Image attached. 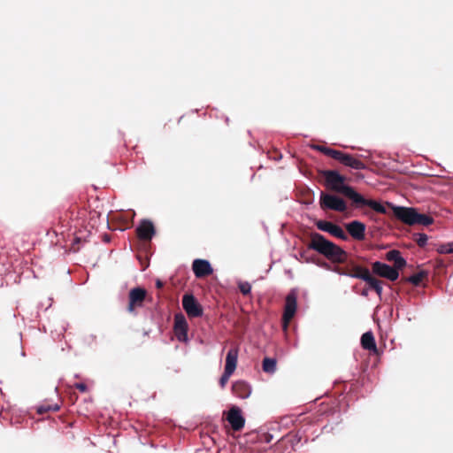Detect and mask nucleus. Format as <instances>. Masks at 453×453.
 Masks as SVG:
<instances>
[{
    "label": "nucleus",
    "mask_w": 453,
    "mask_h": 453,
    "mask_svg": "<svg viewBox=\"0 0 453 453\" xmlns=\"http://www.w3.org/2000/svg\"><path fill=\"white\" fill-rule=\"evenodd\" d=\"M392 208L394 215L407 225L429 226L434 222V219L431 216L418 213L414 208L401 206H392Z\"/></svg>",
    "instance_id": "obj_3"
},
{
    "label": "nucleus",
    "mask_w": 453,
    "mask_h": 453,
    "mask_svg": "<svg viewBox=\"0 0 453 453\" xmlns=\"http://www.w3.org/2000/svg\"><path fill=\"white\" fill-rule=\"evenodd\" d=\"M319 174L325 178L326 185L332 190L341 193L349 198L353 199L356 195L355 189L348 185H345V177L334 170H320Z\"/></svg>",
    "instance_id": "obj_2"
},
{
    "label": "nucleus",
    "mask_w": 453,
    "mask_h": 453,
    "mask_svg": "<svg viewBox=\"0 0 453 453\" xmlns=\"http://www.w3.org/2000/svg\"><path fill=\"white\" fill-rule=\"evenodd\" d=\"M232 374V372L227 373V371H224V373L219 379V385L221 388H225L226 384L228 382L229 378Z\"/></svg>",
    "instance_id": "obj_31"
},
{
    "label": "nucleus",
    "mask_w": 453,
    "mask_h": 453,
    "mask_svg": "<svg viewBox=\"0 0 453 453\" xmlns=\"http://www.w3.org/2000/svg\"><path fill=\"white\" fill-rule=\"evenodd\" d=\"M361 345L366 350L377 351L375 339L372 332H366L362 335Z\"/></svg>",
    "instance_id": "obj_21"
},
{
    "label": "nucleus",
    "mask_w": 453,
    "mask_h": 453,
    "mask_svg": "<svg viewBox=\"0 0 453 453\" xmlns=\"http://www.w3.org/2000/svg\"><path fill=\"white\" fill-rule=\"evenodd\" d=\"M238 288L241 293L244 296H247L251 291V285L247 281H242L238 284Z\"/></svg>",
    "instance_id": "obj_28"
},
{
    "label": "nucleus",
    "mask_w": 453,
    "mask_h": 453,
    "mask_svg": "<svg viewBox=\"0 0 453 453\" xmlns=\"http://www.w3.org/2000/svg\"><path fill=\"white\" fill-rule=\"evenodd\" d=\"M277 362L276 359L271 357H265L263 360V371L267 373H273L276 371Z\"/></svg>",
    "instance_id": "obj_23"
},
{
    "label": "nucleus",
    "mask_w": 453,
    "mask_h": 453,
    "mask_svg": "<svg viewBox=\"0 0 453 453\" xmlns=\"http://www.w3.org/2000/svg\"><path fill=\"white\" fill-rule=\"evenodd\" d=\"M78 400V395L75 392H72L70 393V395H69V401L72 403H74L76 401Z\"/></svg>",
    "instance_id": "obj_34"
},
{
    "label": "nucleus",
    "mask_w": 453,
    "mask_h": 453,
    "mask_svg": "<svg viewBox=\"0 0 453 453\" xmlns=\"http://www.w3.org/2000/svg\"><path fill=\"white\" fill-rule=\"evenodd\" d=\"M362 295L366 296V291H363Z\"/></svg>",
    "instance_id": "obj_36"
},
{
    "label": "nucleus",
    "mask_w": 453,
    "mask_h": 453,
    "mask_svg": "<svg viewBox=\"0 0 453 453\" xmlns=\"http://www.w3.org/2000/svg\"><path fill=\"white\" fill-rule=\"evenodd\" d=\"M192 269L196 278H204L213 273L211 264L204 259H195L192 264Z\"/></svg>",
    "instance_id": "obj_16"
},
{
    "label": "nucleus",
    "mask_w": 453,
    "mask_h": 453,
    "mask_svg": "<svg viewBox=\"0 0 453 453\" xmlns=\"http://www.w3.org/2000/svg\"><path fill=\"white\" fill-rule=\"evenodd\" d=\"M174 334L180 342L188 341V323L183 314L179 313L174 317Z\"/></svg>",
    "instance_id": "obj_12"
},
{
    "label": "nucleus",
    "mask_w": 453,
    "mask_h": 453,
    "mask_svg": "<svg viewBox=\"0 0 453 453\" xmlns=\"http://www.w3.org/2000/svg\"><path fill=\"white\" fill-rule=\"evenodd\" d=\"M182 306L189 318H198L203 315V308L195 296L185 294L182 297Z\"/></svg>",
    "instance_id": "obj_6"
},
{
    "label": "nucleus",
    "mask_w": 453,
    "mask_h": 453,
    "mask_svg": "<svg viewBox=\"0 0 453 453\" xmlns=\"http://www.w3.org/2000/svg\"><path fill=\"white\" fill-rule=\"evenodd\" d=\"M318 229L327 232L333 236H335L341 240L347 241L349 239L348 234L342 230V228L334 224L333 222L326 220H317L315 223Z\"/></svg>",
    "instance_id": "obj_9"
},
{
    "label": "nucleus",
    "mask_w": 453,
    "mask_h": 453,
    "mask_svg": "<svg viewBox=\"0 0 453 453\" xmlns=\"http://www.w3.org/2000/svg\"><path fill=\"white\" fill-rule=\"evenodd\" d=\"M314 149L316 150L323 153L324 155L332 157V158H334L335 154H337L336 150H334V149H331L329 147H326L323 145H316V146H314Z\"/></svg>",
    "instance_id": "obj_25"
},
{
    "label": "nucleus",
    "mask_w": 453,
    "mask_h": 453,
    "mask_svg": "<svg viewBox=\"0 0 453 453\" xmlns=\"http://www.w3.org/2000/svg\"><path fill=\"white\" fill-rule=\"evenodd\" d=\"M74 388L78 389L79 391L81 392H87L88 390V387L85 383H82V382H79V383H74L73 386Z\"/></svg>",
    "instance_id": "obj_32"
},
{
    "label": "nucleus",
    "mask_w": 453,
    "mask_h": 453,
    "mask_svg": "<svg viewBox=\"0 0 453 453\" xmlns=\"http://www.w3.org/2000/svg\"><path fill=\"white\" fill-rule=\"evenodd\" d=\"M413 236H414V241L417 242V244L419 247L423 248L426 246L427 240H428V237L426 234L418 233V234H415Z\"/></svg>",
    "instance_id": "obj_27"
},
{
    "label": "nucleus",
    "mask_w": 453,
    "mask_h": 453,
    "mask_svg": "<svg viewBox=\"0 0 453 453\" xmlns=\"http://www.w3.org/2000/svg\"><path fill=\"white\" fill-rule=\"evenodd\" d=\"M349 234L357 241H363L365 238V225L360 221L354 220L346 225Z\"/></svg>",
    "instance_id": "obj_17"
},
{
    "label": "nucleus",
    "mask_w": 453,
    "mask_h": 453,
    "mask_svg": "<svg viewBox=\"0 0 453 453\" xmlns=\"http://www.w3.org/2000/svg\"><path fill=\"white\" fill-rule=\"evenodd\" d=\"M379 296L382 295V281L372 276L370 271L366 273L364 280Z\"/></svg>",
    "instance_id": "obj_20"
},
{
    "label": "nucleus",
    "mask_w": 453,
    "mask_h": 453,
    "mask_svg": "<svg viewBox=\"0 0 453 453\" xmlns=\"http://www.w3.org/2000/svg\"><path fill=\"white\" fill-rule=\"evenodd\" d=\"M80 242H81V238H79V237H75V238L73 239V243H72V250H73L74 252L79 251V249H80V248H79V247H76V244H78Z\"/></svg>",
    "instance_id": "obj_33"
},
{
    "label": "nucleus",
    "mask_w": 453,
    "mask_h": 453,
    "mask_svg": "<svg viewBox=\"0 0 453 453\" xmlns=\"http://www.w3.org/2000/svg\"><path fill=\"white\" fill-rule=\"evenodd\" d=\"M428 273L427 272L422 270L418 273L408 277L406 279V281L411 282L414 286H419L420 283L423 281L424 279L427 277Z\"/></svg>",
    "instance_id": "obj_22"
},
{
    "label": "nucleus",
    "mask_w": 453,
    "mask_h": 453,
    "mask_svg": "<svg viewBox=\"0 0 453 453\" xmlns=\"http://www.w3.org/2000/svg\"><path fill=\"white\" fill-rule=\"evenodd\" d=\"M372 269L373 273L380 277L386 278L391 281H395L399 277V273L396 271V269H394L392 266L376 261L372 264Z\"/></svg>",
    "instance_id": "obj_10"
},
{
    "label": "nucleus",
    "mask_w": 453,
    "mask_h": 453,
    "mask_svg": "<svg viewBox=\"0 0 453 453\" xmlns=\"http://www.w3.org/2000/svg\"><path fill=\"white\" fill-rule=\"evenodd\" d=\"M226 420L229 422L234 431L242 430L245 424V419L242 415L241 409L236 406L232 407L228 411Z\"/></svg>",
    "instance_id": "obj_13"
},
{
    "label": "nucleus",
    "mask_w": 453,
    "mask_h": 453,
    "mask_svg": "<svg viewBox=\"0 0 453 453\" xmlns=\"http://www.w3.org/2000/svg\"><path fill=\"white\" fill-rule=\"evenodd\" d=\"M237 358H238V349L232 348L228 350L226 357V365L225 371L228 372L234 373L237 366Z\"/></svg>",
    "instance_id": "obj_19"
},
{
    "label": "nucleus",
    "mask_w": 453,
    "mask_h": 453,
    "mask_svg": "<svg viewBox=\"0 0 453 453\" xmlns=\"http://www.w3.org/2000/svg\"><path fill=\"white\" fill-rule=\"evenodd\" d=\"M156 286H157V288H160L163 287V283L160 280H157Z\"/></svg>",
    "instance_id": "obj_35"
},
{
    "label": "nucleus",
    "mask_w": 453,
    "mask_h": 453,
    "mask_svg": "<svg viewBox=\"0 0 453 453\" xmlns=\"http://www.w3.org/2000/svg\"><path fill=\"white\" fill-rule=\"evenodd\" d=\"M308 248L323 255L333 263H344L347 260L348 255L345 250L316 232L311 234Z\"/></svg>",
    "instance_id": "obj_1"
},
{
    "label": "nucleus",
    "mask_w": 453,
    "mask_h": 453,
    "mask_svg": "<svg viewBox=\"0 0 453 453\" xmlns=\"http://www.w3.org/2000/svg\"><path fill=\"white\" fill-rule=\"evenodd\" d=\"M232 390L236 396L242 399L248 398L251 393L250 385L243 380L234 382Z\"/></svg>",
    "instance_id": "obj_18"
},
{
    "label": "nucleus",
    "mask_w": 453,
    "mask_h": 453,
    "mask_svg": "<svg viewBox=\"0 0 453 453\" xmlns=\"http://www.w3.org/2000/svg\"><path fill=\"white\" fill-rule=\"evenodd\" d=\"M437 251L440 254H452L453 253V242L439 245L437 248Z\"/></svg>",
    "instance_id": "obj_26"
},
{
    "label": "nucleus",
    "mask_w": 453,
    "mask_h": 453,
    "mask_svg": "<svg viewBox=\"0 0 453 453\" xmlns=\"http://www.w3.org/2000/svg\"><path fill=\"white\" fill-rule=\"evenodd\" d=\"M146 297L147 290L145 288L140 287L132 288L128 294V312L133 313L136 307H142Z\"/></svg>",
    "instance_id": "obj_8"
},
{
    "label": "nucleus",
    "mask_w": 453,
    "mask_h": 453,
    "mask_svg": "<svg viewBox=\"0 0 453 453\" xmlns=\"http://www.w3.org/2000/svg\"><path fill=\"white\" fill-rule=\"evenodd\" d=\"M405 265L406 260L402 256H400L398 259L394 263L393 268L396 269V271L398 272V270L403 269V267H405Z\"/></svg>",
    "instance_id": "obj_30"
},
{
    "label": "nucleus",
    "mask_w": 453,
    "mask_h": 453,
    "mask_svg": "<svg viewBox=\"0 0 453 453\" xmlns=\"http://www.w3.org/2000/svg\"><path fill=\"white\" fill-rule=\"evenodd\" d=\"M334 159L339 161L345 166H349L356 170H362L365 168V165L364 162L359 160L357 157L350 154L344 153L341 150H337V154H335Z\"/></svg>",
    "instance_id": "obj_11"
},
{
    "label": "nucleus",
    "mask_w": 453,
    "mask_h": 453,
    "mask_svg": "<svg viewBox=\"0 0 453 453\" xmlns=\"http://www.w3.org/2000/svg\"><path fill=\"white\" fill-rule=\"evenodd\" d=\"M155 234L154 225L149 219H142L136 228L137 237L142 241H150Z\"/></svg>",
    "instance_id": "obj_14"
},
{
    "label": "nucleus",
    "mask_w": 453,
    "mask_h": 453,
    "mask_svg": "<svg viewBox=\"0 0 453 453\" xmlns=\"http://www.w3.org/2000/svg\"><path fill=\"white\" fill-rule=\"evenodd\" d=\"M297 308V293L296 290H291L285 299L284 312L282 315V326L287 329L289 322L294 318Z\"/></svg>",
    "instance_id": "obj_5"
},
{
    "label": "nucleus",
    "mask_w": 453,
    "mask_h": 453,
    "mask_svg": "<svg viewBox=\"0 0 453 453\" xmlns=\"http://www.w3.org/2000/svg\"><path fill=\"white\" fill-rule=\"evenodd\" d=\"M401 256V253L397 250H391L386 254V258L388 261L395 262L398 257Z\"/></svg>",
    "instance_id": "obj_29"
},
{
    "label": "nucleus",
    "mask_w": 453,
    "mask_h": 453,
    "mask_svg": "<svg viewBox=\"0 0 453 453\" xmlns=\"http://www.w3.org/2000/svg\"><path fill=\"white\" fill-rule=\"evenodd\" d=\"M352 201L357 206H368V207L372 208L373 211H375L376 212H379L381 214L387 213L386 208L381 203H380L379 202L374 201V200L365 199L357 192L354 196Z\"/></svg>",
    "instance_id": "obj_15"
},
{
    "label": "nucleus",
    "mask_w": 453,
    "mask_h": 453,
    "mask_svg": "<svg viewBox=\"0 0 453 453\" xmlns=\"http://www.w3.org/2000/svg\"><path fill=\"white\" fill-rule=\"evenodd\" d=\"M319 204L322 210H333L344 212L347 210L345 201L334 195L321 192Z\"/></svg>",
    "instance_id": "obj_4"
},
{
    "label": "nucleus",
    "mask_w": 453,
    "mask_h": 453,
    "mask_svg": "<svg viewBox=\"0 0 453 453\" xmlns=\"http://www.w3.org/2000/svg\"><path fill=\"white\" fill-rule=\"evenodd\" d=\"M60 409V405L58 403L50 404V403H42L37 407L36 411L38 414H44L49 411H58Z\"/></svg>",
    "instance_id": "obj_24"
},
{
    "label": "nucleus",
    "mask_w": 453,
    "mask_h": 453,
    "mask_svg": "<svg viewBox=\"0 0 453 453\" xmlns=\"http://www.w3.org/2000/svg\"><path fill=\"white\" fill-rule=\"evenodd\" d=\"M368 271L369 270L366 267L357 265L353 262L348 263L344 267L337 266L334 269V272L340 275H345L361 280H364L365 275Z\"/></svg>",
    "instance_id": "obj_7"
}]
</instances>
